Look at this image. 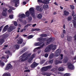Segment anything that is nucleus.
<instances>
[{"label":"nucleus","mask_w":76,"mask_h":76,"mask_svg":"<svg viewBox=\"0 0 76 76\" xmlns=\"http://www.w3.org/2000/svg\"><path fill=\"white\" fill-rule=\"evenodd\" d=\"M31 56V53L27 55L26 53H24L20 57L19 61L21 62L25 61L29 58Z\"/></svg>","instance_id":"obj_1"},{"label":"nucleus","mask_w":76,"mask_h":76,"mask_svg":"<svg viewBox=\"0 0 76 76\" xmlns=\"http://www.w3.org/2000/svg\"><path fill=\"white\" fill-rule=\"evenodd\" d=\"M52 39H53L52 38H50L49 39H48V38L45 39L42 37H40L37 39V41H47L46 44L47 45V44H49L50 43V42L51 41Z\"/></svg>","instance_id":"obj_2"},{"label":"nucleus","mask_w":76,"mask_h":76,"mask_svg":"<svg viewBox=\"0 0 76 76\" xmlns=\"http://www.w3.org/2000/svg\"><path fill=\"white\" fill-rule=\"evenodd\" d=\"M30 11H28L26 13V16H29V13H30L31 16H33L34 15V8L33 7H31L30 8L29 10Z\"/></svg>","instance_id":"obj_3"},{"label":"nucleus","mask_w":76,"mask_h":76,"mask_svg":"<svg viewBox=\"0 0 76 76\" xmlns=\"http://www.w3.org/2000/svg\"><path fill=\"white\" fill-rule=\"evenodd\" d=\"M50 0H45L44 1L42 0H38V3H44L45 4H48L49 3V1Z\"/></svg>","instance_id":"obj_4"},{"label":"nucleus","mask_w":76,"mask_h":76,"mask_svg":"<svg viewBox=\"0 0 76 76\" xmlns=\"http://www.w3.org/2000/svg\"><path fill=\"white\" fill-rule=\"evenodd\" d=\"M72 22L73 23L75 28H76V15L74 16L73 20H72Z\"/></svg>","instance_id":"obj_5"},{"label":"nucleus","mask_w":76,"mask_h":76,"mask_svg":"<svg viewBox=\"0 0 76 76\" xmlns=\"http://www.w3.org/2000/svg\"><path fill=\"white\" fill-rule=\"evenodd\" d=\"M51 67V66H49L45 67H43L41 69V71L42 72H44V71H46L48 70V69H50Z\"/></svg>","instance_id":"obj_6"},{"label":"nucleus","mask_w":76,"mask_h":76,"mask_svg":"<svg viewBox=\"0 0 76 76\" xmlns=\"http://www.w3.org/2000/svg\"><path fill=\"white\" fill-rule=\"evenodd\" d=\"M61 53V49H58L56 51L55 53V56L56 57H58V56L60 55V54Z\"/></svg>","instance_id":"obj_7"},{"label":"nucleus","mask_w":76,"mask_h":76,"mask_svg":"<svg viewBox=\"0 0 76 76\" xmlns=\"http://www.w3.org/2000/svg\"><path fill=\"white\" fill-rule=\"evenodd\" d=\"M68 67L69 69L73 70L75 69V67L73 65L70 63H69L68 64Z\"/></svg>","instance_id":"obj_8"},{"label":"nucleus","mask_w":76,"mask_h":76,"mask_svg":"<svg viewBox=\"0 0 76 76\" xmlns=\"http://www.w3.org/2000/svg\"><path fill=\"white\" fill-rule=\"evenodd\" d=\"M49 46L50 50H55L57 48V46L56 45H49Z\"/></svg>","instance_id":"obj_9"},{"label":"nucleus","mask_w":76,"mask_h":76,"mask_svg":"<svg viewBox=\"0 0 76 76\" xmlns=\"http://www.w3.org/2000/svg\"><path fill=\"white\" fill-rule=\"evenodd\" d=\"M13 2L15 3V6L18 7L19 5V0H13Z\"/></svg>","instance_id":"obj_10"},{"label":"nucleus","mask_w":76,"mask_h":76,"mask_svg":"<svg viewBox=\"0 0 76 76\" xmlns=\"http://www.w3.org/2000/svg\"><path fill=\"white\" fill-rule=\"evenodd\" d=\"M3 11L2 12V15L4 16H7V13L6 12V11L7 10V9L5 8H4L3 9Z\"/></svg>","instance_id":"obj_11"},{"label":"nucleus","mask_w":76,"mask_h":76,"mask_svg":"<svg viewBox=\"0 0 76 76\" xmlns=\"http://www.w3.org/2000/svg\"><path fill=\"white\" fill-rule=\"evenodd\" d=\"M12 67V66L11 65V64H8L7 65L5 69V70H9V69H11Z\"/></svg>","instance_id":"obj_12"},{"label":"nucleus","mask_w":76,"mask_h":76,"mask_svg":"<svg viewBox=\"0 0 76 76\" xmlns=\"http://www.w3.org/2000/svg\"><path fill=\"white\" fill-rule=\"evenodd\" d=\"M14 28V26H11L10 27L8 30V31L9 32H11V31H12L13 29H15V28Z\"/></svg>","instance_id":"obj_13"},{"label":"nucleus","mask_w":76,"mask_h":76,"mask_svg":"<svg viewBox=\"0 0 76 76\" xmlns=\"http://www.w3.org/2000/svg\"><path fill=\"white\" fill-rule=\"evenodd\" d=\"M35 55L34 54H33V55H32L31 56V57L29 59H28V62H31V61H32V59H33V58H34V57H35Z\"/></svg>","instance_id":"obj_14"},{"label":"nucleus","mask_w":76,"mask_h":76,"mask_svg":"<svg viewBox=\"0 0 76 76\" xmlns=\"http://www.w3.org/2000/svg\"><path fill=\"white\" fill-rule=\"evenodd\" d=\"M38 65V64H37L35 62H34L31 65V67L32 68H34V67H37V66Z\"/></svg>","instance_id":"obj_15"},{"label":"nucleus","mask_w":76,"mask_h":76,"mask_svg":"<svg viewBox=\"0 0 76 76\" xmlns=\"http://www.w3.org/2000/svg\"><path fill=\"white\" fill-rule=\"evenodd\" d=\"M50 50H51L49 46H48L45 49V51L46 53H48V52H49Z\"/></svg>","instance_id":"obj_16"},{"label":"nucleus","mask_w":76,"mask_h":76,"mask_svg":"<svg viewBox=\"0 0 76 76\" xmlns=\"http://www.w3.org/2000/svg\"><path fill=\"white\" fill-rule=\"evenodd\" d=\"M8 28H9V25H6L4 28L3 29L2 32H4L5 31H7V29H8Z\"/></svg>","instance_id":"obj_17"},{"label":"nucleus","mask_w":76,"mask_h":76,"mask_svg":"<svg viewBox=\"0 0 76 76\" xmlns=\"http://www.w3.org/2000/svg\"><path fill=\"white\" fill-rule=\"evenodd\" d=\"M44 44H42V46L40 47H38L37 48H35L34 50V51H37L39 49H40V48H42V47H43V46H44Z\"/></svg>","instance_id":"obj_18"},{"label":"nucleus","mask_w":76,"mask_h":76,"mask_svg":"<svg viewBox=\"0 0 76 76\" xmlns=\"http://www.w3.org/2000/svg\"><path fill=\"white\" fill-rule=\"evenodd\" d=\"M42 15L41 14H39L37 15V18L38 19H41L42 18Z\"/></svg>","instance_id":"obj_19"},{"label":"nucleus","mask_w":76,"mask_h":76,"mask_svg":"<svg viewBox=\"0 0 76 76\" xmlns=\"http://www.w3.org/2000/svg\"><path fill=\"white\" fill-rule=\"evenodd\" d=\"M42 45V43L41 42L35 43L34 44V45L35 46H39V45Z\"/></svg>","instance_id":"obj_20"},{"label":"nucleus","mask_w":76,"mask_h":76,"mask_svg":"<svg viewBox=\"0 0 76 76\" xmlns=\"http://www.w3.org/2000/svg\"><path fill=\"white\" fill-rule=\"evenodd\" d=\"M36 9L38 11H41L42 8L41 7L38 6H37L36 7Z\"/></svg>","instance_id":"obj_21"},{"label":"nucleus","mask_w":76,"mask_h":76,"mask_svg":"<svg viewBox=\"0 0 76 76\" xmlns=\"http://www.w3.org/2000/svg\"><path fill=\"white\" fill-rule=\"evenodd\" d=\"M18 16L19 18H25V15L23 14H20Z\"/></svg>","instance_id":"obj_22"},{"label":"nucleus","mask_w":76,"mask_h":76,"mask_svg":"<svg viewBox=\"0 0 76 76\" xmlns=\"http://www.w3.org/2000/svg\"><path fill=\"white\" fill-rule=\"evenodd\" d=\"M10 9L9 10L8 12L9 13H11L12 12V10H15V8H13L12 7H10Z\"/></svg>","instance_id":"obj_23"},{"label":"nucleus","mask_w":76,"mask_h":76,"mask_svg":"<svg viewBox=\"0 0 76 76\" xmlns=\"http://www.w3.org/2000/svg\"><path fill=\"white\" fill-rule=\"evenodd\" d=\"M64 15H65V16H67L69 15V12L66 10L64 11Z\"/></svg>","instance_id":"obj_24"},{"label":"nucleus","mask_w":76,"mask_h":76,"mask_svg":"<svg viewBox=\"0 0 76 76\" xmlns=\"http://www.w3.org/2000/svg\"><path fill=\"white\" fill-rule=\"evenodd\" d=\"M68 60L69 59H68V57L65 58L64 60V63H67Z\"/></svg>","instance_id":"obj_25"},{"label":"nucleus","mask_w":76,"mask_h":76,"mask_svg":"<svg viewBox=\"0 0 76 76\" xmlns=\"http://www.w3.org/2000/svg\"><path fill=\"white\" fill-rule=\"evenodd\" d=\"M27 50V49L26 48H24L22 50H21L20 52V54H22L23 53H24L25 51Z\"/></svg>","instance_id":"obj_26"},{"label":"nucleus","mask_w":76,"mask_h":76,"mask_svg":"<svg viewBox=\"0 0 76 76\" xmlns=\"http://www.w3.org/2000/svg\"><path fill=\"white\" fill-rule=\"evenodd\" d=\"M43 8L44 9H46L48 8V5L47 4H45L43 6Z\"/></svg>","instance_id":"obj_27"},{"label":"nucleus","mask_w":76,"mask_h":76,"mask_svg":"<svg viewBox=\"0 0 76 76\" xmlns=\"http://www.w3.org/2000/svg\"><path fill=\"white\" fill-rule=\"evenodd\" d=\"M62 62L61 61H57L55 62V64H60V63H62Z\"/></svg>","instance_id":"obj_28"},{"label":"nucleus","mask_w":76,"mask_h":76,"mask_svg":"<svg viewBox=\"0 0 76 76\" xmlns=\"http://www.w3.org/2000/svg\"><path fill=\"white\" fill-rule=\"evenodd\" d=\"M3 76H10V74L9 73H5Z\"/></svg>","instance_id":"obj_29"},{"label":"nucleus","mask_w":76,"mask_h":76,"mask_svg":"<svg viewBox=\"0 0 76 76\" xmlns=\"http://www.w3.org/2000/svg\"><path fill=\"white\" fill-rule=\"evenodd\" d=\"M63 54H61L60 57L59 58V60H62L63 58Z\"/></svg>","instance_id":"obj_30"},{"label":"nucleus","mask_w":76,"mask_h":76,"mask_svg":"<svg viewBox=\"0 0 76 76\" xmlns=\"http://www.w3.org/2000/svg\"><path fill=\"white\" fill-rule=\"evenodd\" d=\"M68 20V21H71V20H72V17L71 16H69L67 18Z\"/></svg>","instance_id":"obj_31"},{"label":"nucleus","mask_w":76,"mask_h":76,"mask_svg":"<svg viewBox=\"0 0 76 76\" xmlns=\"http://www.w3.org/2000/svg\"><path fill=\"white\" fill-rule=\"evenodd\" d=\"M14 48H16V49H19V45H17L14 46Z\"/></svg>","instance_id":"obj_32"},{"label":"nucleus","mask_w":76,"mask_h":76,"mask_svg":"<svg viewBox=\"0 0 76 76\" xmlns=\"http://www.w3.org/2000/svg\"><path fill=\"white\" fill-rule=\"evenodd\" d=\"M12 23H14L15 26H18V23H17V22L16 21H13L12 22Z\"/></svg>","instance_id":"obj_33"},{"label":"nucleus","mask_w":76,"mask_h":76,"mask_svg":"<svg viewBox=\"0 0 76 76\" xmlns=\"http://www.w3.org/2000/svg\"><path fill=\"white\" fill-rule=\"evenodd\" d=\"M4 42V40L1 39H0V45H2Z\"/></svg>","instance_id":"obj_34"},{"label":"nucleus","mask_w":76,"mask_h":76,"mask_svg":"<svg viewBox=\"0 0 76 76\" xmlns=\"http://www.w3.org/2000/svg\"><path fill=\"white\" fill-rule=\"evenodd\" d=\"M58 70L60 72H63L64 70V69L63 67H60L59 68Z\"/></svg>","instance_id":"obj_35"},{"label":"nucleus","mask_w":76,"mask_h":76,"mask_svg":"<svg viewBox=\"0 0 76 76\" xmlns=\"http://www.w3.org/2000/svg\"><path fill=\"white\" fill-rule=\"evenodd\" d=\"M23 42V40L22 39H20L18 41V44H21Z\"/></svg>","instance_id":"obj_36"},{"label":"nucleus","mask_w":76,"mask_h":76,"mask_svg":"<svg viewBox=\"0 0 76 76\" xmlns=\"http://www.w3.org/2000/svg\"><path fill=\"white\" fill-rule=\"evenodd\" d=\"M54 57V54L52 53L49 56V58H53Z\"/></svg>","instance_id":"obj_37"},{"label":"nucleus","mask_w":76,"mask_h":76,"mask_svg":"<svg viewBox=\"0 0 76 76\" xmlns=\"http://www.w3.org/2000/svg\"><path fill=\"white\" fill-rule=\"evenodd\" d=\"M28 21L31 22V20H32V17H28Z\"/></svg>","instance_id":"obj_38"},{"label":"nucleus","mask_w":76,"mask_h":76,"mask_svg":"<svg viewBox=\"0 0 76 76\" xmlns=\"http://www.w3.org/2000/svg\"><path fill=\"white\" fill-rule=\"evenodd\" d=\"M71 75V74L69 73H66L64 75V76H70Z\"/></svg>","instance_id":"obj_39"},{"label":"nucleus","mask_w":76,"mask_h":76,"mask_svg":"<svg viewBox=\"0 0 76 76\" xmlns=\"http://www.w3.org/2000/svg\"><path fill=\"white\" fill-rule=\"evenodd\" d=\"M5 53H6V54H8L10 55V52L9 50L5 51Z\"/></svg>","instance_id":"obj_40"},{"label":"nucleus","mask_w":76,"mask_h":76,"mask_svg":"<svg viewBox=\"0 0 76 76\" xmlns=\"http://www.w3.org/2000/svg\"><path fill=\"white\" fill-rule=\"evenodd\" d=\"M47 34H41V36L42 37H47Z\"/></svg>","instance_id":"obj_41"},{"label":"nucleus","mask_w":76,"mask_h":76,"mask_svg":"<svg viewBox=\"0 0 76 76\" xmlns=\"http://www.w3.org/2000/svg\"><path fill=\"white\" fill-rule=\"evenodd\" d=\"M33 37H34V36L32 35H31L28 36V39H31V38H33Z\"/></svg>","instance_id":"obj_42"},{"label":"nucleus","mask_w":76,"mask_h":76,"mask_svg":"<svg viewBox=\"0 0 76 76\" xmlns=\"http://www.w3.org/2000/svg\"><path fill=\"white\" fill-rule=\"evenodd\" d=\"M10 19H13V15H10L9 16Z\"/></svg>","instance_id":"obj_43"},{"label":"nucleus","mask_w":76,"mask_h":76,"mask_svg":"<svg viewBox=\"0 0 76 76\" xmlns=\"http://www.w3.org/2000/svg\"><path fill=\"white\" fill-rule=\"evenodd\" d=\"M26 30V28H24L22 30H21L20 31V32H23V31H25V30Z\"/></svg>","instance_id":"obj_44"},{"label":"nucleus","mask_w":76,"mask_h":76,"mask_svg":"<svg viewBox=\"0 0 76 76\" xmlns=\"http://www.w3.org/2000/svg\"><path fill=\"white\" fill-rule=\"evenodd\" d=\"M31 25V24H28V25H26V26L24 28H28V26H30V25Z\"/></svg>","instance_id":"obj_45"},{"label":"nucleus","mask_w":76,"mask_h":76,"mask_svg":"<svg viewBox=\"0 0 76 76\" xmlns=\"http://www.w3.org/2000/svg\"><path fill=\"white\" fill-rule=\"evenodd\" d=\"M48 54H47V53L45 54V57H46V58L48 57Z\"/></svg>","instance_id":"obj_46"},{"label":"nucleus","mask_w":76,"mask_h":76,"mask_svg":"<svg viewBox=\"0 0 76 76\" xmlns=\"http://www.w3.org/2000/svg\"><path fill=\"white\" fill-rule=\"evenodd\" d=\"M70 7L72 9H73L75 8L74 6H73V5H70Z\"/></svg>","instance_id":"obj_47"},{"label":"nucleus","mask_w":76,"mask_h":76,"mask_svg":"<svg viewBox=\"0 0 76 76\" xmlns=\"http://www.w3.org/2000/svg\"><path fill=\"white\" fill-rule=\"evenodd\" d=\"M53 60H49V63H51V64L53 63Z\"/></svg>","instance_id":"obj_48"},{"label":"nucleus","mask_w":76,"mask_h":76,"mask_svg":"<svg viewBox=\"0 0 76 76\" xmlns=\"http://www.w3.org/2000/svg\"><path fill=\"white\" fill-rule=\"evenodd\" d=\"M0 65L2 66H4V63H1L0 64Z\"/></svg>","instance_id":"obj_49"},{"label":"nucleus","mask_w":76,"mask_h":76,"mask_svg":"<svg viewBox=\"0 0 76 76\" xmlns=\"http://www.w3.org/2000/svg\"><path fill=\"white\" fill-rule=\"evenodd\" d=\"M64 37V34H62L61 35V38H63Z\"/></svg>","instance_id":"obj_50"},{"label":"nucleus","mask_w":76,"mask_h":76,"mask_svg":"<svg viewBox=\"0 0 76 76\" xmlns=\"http://www.w3.org/2000/svg\"><path fill=\"white\" fill-rule=\"evenodd\" d=\"M30 72V70H27L24 71L25 72Z\"/></svg>","instance_id":"obj_51"},{"label":"nucleus","mask_w":76,"mask_h":76,"mask_svg":"<svg viewBox=\"0 0 76 76\" xmlns=\"http://www.w3.org/2000/svg\"><path fill=\"white\" fill-rule=\"evenodd\" d=\"M23 4H24V5H25V4H26V2H25V1H23Z\"/></svg>","instance_id":"obj_52"},{"label":"nucleus","mask_w":76,"mask_h":76,"mask_svg":"<svg viewBox=\"0 0 76 76\" xmlns=\"http://www.w3.org/2000/svg\"><path fill=\"white\" fill-rule=\"evenodd\" d=\"M63 34H66V31L65 30H63Z\"/></svg>","instance_id":"obj_53"},{"label":"nucleus","mask_w":76,"mask_h":76,"mask_svg":"<svg viewBox=\"0 0 76 76\" xmlns=\"http://www.w3.org/2000/svg\"><path fill=\"white\" fill-rule=\"evenodd\" d=\"M42 51H38L37 53L38 54H40L41 53H42Z\"/></svg>","instance_id":"obj_54"},{"label":"nucleus","mask_w":76,"mask_h":76,"mask_svg":"<svg viewBox=\"0 0 76 76\" xmlns=\"http://www.w3.org/2000/svg\"><path fill=\"white\" fill-rule=\"evenodd\" d=\"M36 31H40V29L39 28H36L35 29Z\"/></svg>","instance_id":"obj_55"},{"label":"nucleus","mask_w":76,"mask_h":76,"mask_svg":"<svg viewBox=\"0 0 76 76\" xmlns=\"http://www.w3.org/2000/svg\"><path fill=\"white\" fill-rule=\"evenodd\" d=\"M67 39L68 40V41H71V40L70 39H69V37H67Z\"/></svg>","instance_id":"obj_56"},{"label":"nucleus","mask_w":76,"mask_h":76,"mask_svg":"<svg viewBox=\"0 0 76 76\" xmlns=\"http://www.w3.org/2000/svg\"><path fill=\"white\" fill-rule=\"evenodd\" d=\"M37 24H35L33 25L32 26L33 27H35V26Z\"/></svg>","instance_id":"obj_57"},{"label":"nucleus","mask_w":76,"mask_h":76,"mask_svg":"<svg viewBox=\"0 0 76 76\" xmlns=\"http://www.w3.org/2000/svg\"><path fill=\"white\" fill-rule=\"evenodd\" d=\"M54 4H55V5H56V6H58V4H57V2H55Z\"/></svg>","instance_id":"obj_58"},{"label":"nucleus","mask_w":76,"mask_h":76,"mask_svg":"<svg viewBox=\"0 0 76 76\" xmlns=\"http://www.w3.org/2000/svg\"><path fill=\"white\" fill-rule=\"evenodd\" d=\"M36 31L35 29H32V31Z\"/></svg>","instance_id":"obj_59"},{"label":"nucleus","mask_w":76,"mask_h":76,"mask_svg":"<svg viewBox=\"0 0 76 76\" xmlns=\"http://www.w3.org/2000/svg\"><path fill=\"white\" fill-rule=\"evenodd\" d=\"M2 59L6 58V57H5L4 56H2Z\"/></svg>","instance_id":"obj_60"},{"label":"nucleus","mask_w":76,"mask_h":76,"mask_svg":"<svg viewBox=\"0 0 76 76\" xmlns=\"http://www.w3.org/2000/svg\"><path fill=\"white\" fill-rule=\"evenodd\" d=\"M60 8L62 10H63V7H61V6H60Z\"/></svg>","instance_id":"obj_61"},{"label":"nucleus","mask_w":76,"mask_h":76,"mask_svg":"<svg viewBox=\"0 0 76 76\" xmlns=\"http://www.w3.org/2000/svg\"><path fill=\"white\" fill-rule=\"evenodd\" d=\"M23 37H27V35L26 34H25L23 35Z\"/></svg>","instance_id":"obj_62"},{"label":"nucleus","mask_w":76,"mask_h":76,"mask_svg":"<svg viewBox=\"0 0 76 76\" xmlns=\"http://www.w3.org/2000/svg\"><path fill=\"white\" fill-rule=\"evenodd\" d=\"M75 39V40H76V35H75L74 37Z\"/></svg>","instance_id":"obj_63"},{"label":"nucleus","mask_w":76,"mask_h":76,"mask_svg":"<svg viewBox=\"0 0 76 76\" xmlns=\"http://www.w3.org/2000/svg\"><path fill=\"white\" fill-rule=\"evenodd\" d=\"M63 28L64 29H65V25H64V26H63Z\"/></svg>","instance_id":"obj_64"}]
</instances>
